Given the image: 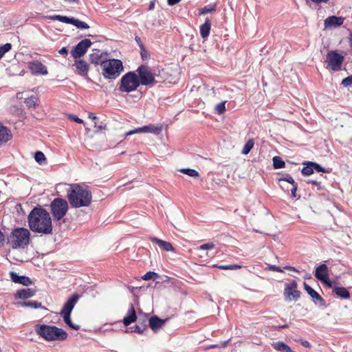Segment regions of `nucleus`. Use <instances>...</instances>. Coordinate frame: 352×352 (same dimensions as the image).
<instances>
[{"mask_svg": "<svg viewBox=\"0 0 352 352\" xmlns=\"http://www.w3.org/2000/svg\"><path fill=\"white\" fill-rule=\"evenodd\" d=\"M28 221L30 229L34 232L42 234L52 233V219L45 209L34 208L28 214Z\"/></svg>", "mask_w": 352, "mask_h": 352, "instance_id": "obj_1", "label": "nucleus"}, {"mask_svg": "<svg viewBox=\"0 0 352 352\" xmlns=\"http://www.w3.org/2000/svg\"><path fill=\"white\" fill-rule=\"evenodd\" d=\"M67 198L74 208L88 206L92 199V195L87 186L72 184L67 190Z\"/></svg>", "mask_w": 352, "mask_h": 352, "instance_id": "obj_2", "label": "nucleus"}, {"mask_svg": "<svg viewBox=\"0 0 352 352\" xmlns=\"http://www.w3.org/2000/svg\"><path fill=\"white\" fill-rule=\"evenodd\" d=\"M35 331L38 335L47 341H62L67 338V332L56 326L38 324L35 327Z\"/></svg>", "mask_w": 352, "mask_h": 352, "instance_id": "obj_3", "label": "nucleus"}, {"mask_svg": "<svg viewBox=\"0 0 352 352\" xmlns=\"http://www.w3.org/2000/svg\"><path fill=\"white\" fill-rule=\"evenodd\" d=\"M8 243L13 249H23L30 241V232L27 228H17L14 229L8 239Z\"/></svg>", "mask_w": 352, "mask_h": 352, "instance_id": "obj_4", "label": "nucleus"}, {"mask_svg": "<svg viewBox=\"0 0 352 352\" xmlns=\"http://www.w3.org/2000/svg\"><path fill=\"white\" fill-rule=\"evenodd\" d=\"M102 74L104 78H111L118 76L123 69L122 63L118 59H110L101 63Z\"/></svg>", "mask_w": 352, "mask_h": 352, "instance_id": "obj_5", "label": "nucleus"}, {"mask_svg": "<svg viewBox=\"0 0 352 352\" xmlns=\"http://www.w3.org/2000/svg\"><path fill=\"white\" fill-rule=\"evenodd\" d=\"M140 85L138 76L133 72H129L122 77L119 89L122 92H131Z\"/></svg>", "mask_w": 352, "mask_h": 352, "instance_id": "obj_6", "label": "nucleus"}, {"mask_svg": "<svg viewBox=\"0 0 352 352\" xmlns=\"http://www.w3.org/2000/svg\"><path fill=\"white\" fill-rule=\"evenodd\" d=\"M79 298V296L78 294L73 295L65 304L63 309L61 310L60 314L63 316L64 322L70 327L75 330H78L80 329V326L78 324H75L72 322L70 318V314L74 309V307L76 302Z\"/></svg>", "mask_w": 352, "mask_h": 352, "instance_id": "obj_7", "label": "nucleus"}, {"mask_svg": "<svg viewBox=\"0 0 352 352\" xmlns=\"http://www.w3.org/2000/svg\"><path fill=\"white\" fill-rule=\"evenodd\" d=\"M52 214L56 220H60L67 213L68 204L66 200L61 198H56L50 205Z\"/></svg>", "mask_w": 352, "mask_h": 352, "instance_id": "obj_8", "label": "nucleus"}, {"mask_svg": "<svg viewBox=\"0 0 352 352\" xmlns=\"http://www.w3.org/2000/svg\"><path fill=\"white\" fill-rule=\"evenodd\" d=\"M137 72L139 74L140 84L142 85H154L157 82L155 79V74L146 65H141L138 67Z\"/></svg>", "mask_w": 352, "mask_h": 352, "instance_id": "obj_9", "label": "nucleus"}, {"mask_svg": "<svg viewBox=\"0 0 352 352\" xmlns=\"http://www.w3.org/2000/svg\"><path fill=\"white\" fill-rule=\"evenodd\" d=\"M344 60V56L334 51L327 53L326 63L327 68L333 72L339 71L341 69Z\"/></svg>", "mask_w": 352, "mask_h": 352, "instance_id": "obj_10", "label": "nucleus"}, {"mask_svg": "<svg viewBox=\"0 0 352 352\" xmlns=\"http://www.w3.org/2000/svg\"><path fill=\"white\" fill-rule=\"evenodd\" d=\"M92 43L91 40L88 38H85L80 41L74 47V49L71 52L72 56L74 58H80L83 55H85L91 45Z\"/></svg>", "mask_w": 352, "mask_h": 352, "instance_id": "obj_11", "label": "nucleus"}, {"mask_svg": "<svg viewBox=\"0 0 352 352\" xmlns=\"http://www.w3.org/2000/svg\"><path fill=\"white\" fill-rule=\"evenodd\" d=\"M162 130V126H155L153 124H149L147 126H144L142 127H140L138 129H135L134 130H131L127 133H125V136L131 135L135 133H153L155 135H158L161 133Z\"/></svg>", "mask_w": 352, "mask_h": 352, "instance_id": "obj_12", "label": "nucleus"}, {"mask_svg": "<svg viewBox=\"0 0 352 352\" xmlns=\"http://www.w3.org/2000/svg\"><path fill=\"white\" fill-rule=\"evenodd\" d=\"M28 67L34 75H47L48 74L47 67L38 60L30 62Z\"/></svg>", "mask_w": 352, "mask_h": 352, "instance_id": "obj_13", "label": "nucleus"}, {"mask_svg": "<svg viewBox=\"0 0 352 352\" xmlns=\"http://www.w3.org/2000/svg\"><path fill=\"white\" fill-rule=\"evenodd\" d=\"M344 20V19L341 16H329L324 20V29H332L338 28L343 24Z\"/></svg>", "mask_w": 352, "mask_h": 352, "instance_id": "obj_14", "label": "nucleus"}, {"mask_svg": "<svg viewBox=\"0 0 352 352\" xmlns=\"http://www.w3.org/2000/svg\"><path fill=\"white\" fill-rule=\"evenodd\" d=\"M304 288L308 294L314 300L316 305L319 306H324L325 302L323 298L316 292L312 287H311L307 283H303Z\"/></svg>", "mask_w": 352, "mask_h": 352, "instance_id": "obj_15", "label": "nucleus"}, {"mask_svg": "<svg viewBox=\"0 0 352 352\" xmlns=\"http://www.w3.org/2000/svg\"><path fill=\"white\" fill-rule=\"evenodd\" d=\"M10 275L12 280L15 283H20L25 286H28L32 284V280L27 276H19L14 272H11Z\"/></svg>", "mask_w": 352, "mask_h": 352, "instance_id": "obj_16", "label": "nucleus"}, {"mask_svg": "<svg viewBox=\"0 0 352 352\" xmlns=\"http://www.w3.org/2000/svg\"><path fill=\"white\" fill-rule=\"evenodd\" d=\"M150 240L152 242L155 243L160 248H161L165 251H174V248L173 247L172 244L170 242L163 241L154 236L150 237Z\"/></svg>", "mask_w": 352, "mask_h": 352, "instance_id": "obj_17", "label": "nucleus"}, {"mask_svg": "<svg viewBox=\"0 0 352 352\" xmlns=\"http://www.w3.org/2000/svg\"><path fill=\"white\" fill-rule=\"evenodd\" d=\"M136 320L137 316L134 307L132 304H131L129 309L128 310L127 315L123 319V323L125 326H128L131 324L132 322H135Z\"/></svg>", "mask_w": 352, "mask_h": 352, "instance_id": "obj_18", "label": "nucleus"}, {"mask_svg": "<svg viewBox=\"0 0 352 352\" xmlns=\"http://www.w3.org/2000/svg\"><path fill=\"white\" fill-rule=\"evenodd\" d=\"M328 276V267L325 264H321L315 270V276L319 280H324Z\"/></svg>", "mask_w": 352, "mask_h": 352, "instance_id": "obj_19", "label": "nucleus"}, {"mask_svg": "<svg viewBox=\"0 0 352 352\" xmlns=\"http://www.w3.org/2000/svg\"><path fill=\"white\" fill-rule=\"evenodd\" d=\"M35 294V290L30 288L19 289L15 294L16 298L26 299L33 296Z\"/></svg>", "mask_w": 352, "mask_h": 352, "instance_id": "obj_20", "label": "nucleus"}, {"mask_svg": "<svg viewBox=\"0 0 352 352\" xmlns=\"http://www.w3.org/2000/svg\"><path fill=\"white\" fill-rule=\"evenodd\" d=\"M74 66H76L79 74L81 76L87 75L89 70V65L87 62L83 60H78L75 62Z\"/></svg>", "mask_w": 352, "mask_h": 352, "instance_id": "obj_21", "label": "nucleus"}, {"mask_svg": "<svg viewBox=\"0 0 352 352\" xmlns=\"http://www.w3.org/2000/svg\"><path fill=\"white\" fill-rule=\"evenodd\" d=\"M166 320L160 319L157 316H152L149 319V326L154 331L159 329L165 323Z\"/></svg>", "mask_w": 352, "mask_h": 352, "instance_id": "obj_22", "label": "nucleus"}, {"mask_svg": "<svg viewBox=\"0 0 352 352\" xmlns=\"http://www.w3.org/2000/svg\"><path fill=\"white\" fill-rule=\"evenodd\" d=\"M284 294L287 299L291 300L292 299L296 301L300 296V292L296 289H291L289 288H285Z\"/></svg>", "mask_w": 352, "mask_h": 352, "instance_id": "obj_23", "label": "nucleus"}, {"mask_svg": "<svg viewBox=\"0 0 352 352\" xmlns=\"http://www.w3.org/2000/svg\"><path fill=\"white\" fill-rule=\"evenodd\" d=\"M272 346H273V348L274 349H276V351H278L295 352V351H292V349L288 345L285 344L283 342H280V341L273 342L272 343Z\"/></svg>", "mask_w": 352, "mask_h": 352, "instance_id": "obj_24", "label": "nucleus"}, {"mask_svg": "<svg viewBox=\"0 0 352 352\" xmlns=\"http://www.w3.org/2000/svg\"><path fill=\"white\" fill-rule=\"evenodd\" d=\"M12 135L10 131L0 124V144L6 142L11 139Z\"/></svg>", "mask_w": 352, "mask_h": 352, "instance_id": "obj_25", "label": "nucleus"}, {"mask_svg": "<svg viewBox=\"0 0 352 352\" xmlns=\"http://www.w3.org/2000/svg\"><path fill=\"white\" fill-rule=\"evenodd\" d=\"M210 30V22L209 20H206L205 23L200 27V34L203 38H206L208 36Z\"/></svg>", "mask_w": 352, "mask_h": 352, "instance_id": "obj_26", "label": "nucleus"}, {"mask_svg": "<svg viewBox=\"0 0 352 352\" xmlns=\"http://www.w3.org/2000/svg\"><path fill=\"white\" fill-rule=\"evenodd\" d=\"M333 292L340 297L342 298H349L350 294L348 290L342 287H336L333 288Z\"/></svg>", "mask_w": 352, "mask_h": 352, "instance_id": "obj_27", "label": "nucleus"}, {"mask_svg": "<svg viewBox=\"0 0 352 352\" xmlns=\"http://www.w3.org/2000/svg\"><path fill=\"white\" fill-rule=\"evenodd\" d=\"M50 19L52 20H56V21H60V22H63L65 23L72 24V25H73V22H74L73 21L74 19V18H69L67 16H61V15H54V16H50Z\"/></svg>", "mask_w": 352, "mask_h": 352, "instance_id": "obj_28", "label": "nucleus"}, {"mask_svg": "<svg viewBox=\"0 0 352 352\" xmlns=\"http://www.w3.org/2000/svg\"><path fill=\"white\" fill-rule=\"evenodd\" d=\"M38 98L36 96H32L25 99V103L29 108H36L38 106Z\"/></svg>", "mask_w": 352, "mask_h": 352, "instance_id": "obj_29", "label": "nucleus"}, {"mask_svg": "<svg viewBox=\"0 0 352 352\" xmlns=\"http://www.w3.org/2000/svg\"><path fill=\"white\" fill-rule=\"evenodd\" d=\"M312 163L313 162H308L304 164L307 166L303 167L301 170V173L303 175H310L314 173V167L311 165Z\"/></svg>", "mask_w": 352, "mask_h": 352, "instance_id": "obj_30", "label": "nucleus"}, {"mask_svg": "<svg viewBox=\"0 0 352 352\" xmlns=\"http://www.w3.org/2000/svg\"><path fill=\"white\" fill-rule=\"evenodd\" d=\"M179 171L193 178H197L199 177V173L196 170L194 169L182 168L179 170Z\"/></svg>", "mask_w": 352, "mask_h": 352, "instance_id": "obj_31", "label": "nucleus"}, {"mask_svg": "<svg viewBox=\"0 0 352 352\" xmlns=\"http://www.w3.org/2000/svg\"><path fill=\"white\" fill-rule=\"evenodd\" d=\"M254 145V140L253 139L248 140L243 148V150L241 151L242 154L248 155L250 152L251 149L253 148Z\"/></svg>", "mask_w": 352, "mask_h": 352, "instance_id": "obj_32", "label": "nucleus"}, {"mask_svg": "<svg viewBox=\"0 0 352 352\" xmlns=\"http://www.w3.org/2000/svg\"><path fill=\"white\" fill-rule=\"evenodd\" d=\"M34 159L39 164H45L47 163L46 157L41 151H36L34 155Z\"/></svg>", "mask_w": 352, "mask_h": 352, "instance_id": "obj_33", "label": "nucleus"}, {"mask_svg": "<svg viewBox=\"0 0 352 352\" xmlns=\"http://www.w3.org/2000/svg\"><path fill=\"white\" fill-rule=\"evenodd\" d=\"M21 307H28L31 308H38L41 307V303L37 302L36 301H28V302H20L17 303Z\"/></svg>", "mask_w": 352, "mask_h": 352, "instance_id": "obj_34", "label": "nucleus"}, {"mask_svg": "<svg viewBox=\"0 0 352 352\" xmlns=\"http://www.w3.org/2000/svg\"><path fill=\"white\" fill-rule=\"evenodd\" d=\"M96 51V52H93L89 55L90 62L93 64H98L101 58V54L99 53V51Z\"/></svg>", "mask_w": 352, "mask_h": 352, "instance_id": "obj_35", "label": "nucleus"}, {"mask_svg": "<svg viewBox=\"0 0 352 352\" xmlns=\"http://www.w3.org/2000/svg\"><path fill=\"white\" fill-rule=\"evenodd\" d=\"M285 162L283 161L280 157L278 156H275L273 157V166L274 168H281L285 167Z\"/></svg>", "mask_w": 352, "mask_h": 352, "instance_id": "obj_36", "label": "nucleus"}, {"mask_svg": "<svg viewBox=\"0 0 352 352\" xmlns=\"http://www.w3.org/2000/svg\"><path fill=\"white\" fill-rule=\"evenodd\" d=\"M73 21H74L73 25L76 26L77 28H79V29H89V25L84 21H81L75 18Z\"/></svg>", "mask_w": 352, "mask_h": 352, "instance_id": "obj_37", "label": "nucleus"}, {"mask_svg": "<svg viewBox=\"0 0 352 352\" xmlns=\"http://www.w3.org/2000/svg\"><path fill=\"white\" fill-rule=\"evenodd\" d=\"M158 277V274L154 272H146L142 278L144 280H155Z\"/></svg>", "mask_w": 352, "mask_h": 352, "instance_id": "obj_38", "label": "nucleus"}, {"mask_svg": "<svg viewBox=\"0 0 352 352\" xmlns=\"http://www.w3.org/2000/svg\"><path fill=\"white\" fill-rule=\"evenodd\" d=\"M12 48L10 43H6L0 47V59L4 56V54L9 52Z\"/></svg>", "mask_w": 352, "mask_h": 352, "instance_id": "obj_39", "label": "nucleus"}, {"mask_svg": "<svg viewBox=\"0 0 352 352\" xmlns=\"http://www.w3.org/2000/svg\"><path fill=\"white\" fill-rule=\"evenodd\" d=\"M279 182H287L291 184L296 183L292 177L289 174H283L281 177L278 178Z\"/></svg>", "mask_w": 352, "mask_h": 352, "instance_id": "obj_40", "label": "nucleus"}, {"mask_svg": "<svg viewBox=\"0 0 352 352\" xmlns=\"http://www.w3.org/2000/svg\"><path fill=\"white\" fill-rule=\"evenodd\" d=\"M215 110L219 114H222L226 111V101L218 103L215 107Z\"/></svg>", "mask_w": 352, "mask_h": 352, "instance_id": "obj_41", "label": "nucleus"}, {"mask_svg": "<svg viewBox=\"0 0 352 352\" xmlns=\"http://www.w3.org/2000/svg\"><path fill=\"white\" fill-rule=\"evenodd\" d=\"M145 322H146V320H144L142 326L135 325L133 327V331L136 332V333H140V334L144 332V331L146 328V325Z\"/></svg>", "mask_w": 352, "mask_h": 352, "instance_id": "obj_42", "label": "nucleus"}, {"mask_svg": "<svg viewBox=\"0 0 352 352\" xmlns=\"http://www.w3.org/2000/svg\"><path fill=\"white\" fill-rule=\"evenodd\" d=\"M214 10H215L214 6H205L204 8H203L200 10V14H206L208 12H211L214 11Z\"/></svg>", "mask_w": 352, "mask_h": 352, "instance_id": "obj_43", "label": "nucleus"}, {"mask_svg": "<svg viewBox=\"0 0 352 352\" xmlns=\"http://www.w3.org/2000/svg\"><path fill=\"white\" fill-rule=\"evenodd\" d=\"M342 85L344 87L352 86V76H349L344 78L342 81Z\"/></svg>", "mask_w": 352, "mask_h": 352, "instance_id": "obj_44", "label": "nucleus"}, {"mask_svg": "<svg viewBox=\"0 0 352 352\" xmlns=\"http://www.w3.org/2000/svg\"><path fill=\"white\" fill-rule=\"evenodd\" d=\"M214 248V244L213 243H207L203 244L199 247V250H211Z\"/></svg>", "mask_w": 352, "mask_h": 352, "instance_id": "obj_45", "label": "nucleus"}, {"mask_svg": "<svg viewBox=\"0 0 352 352\" xmlns=\"http://www.w3.org/2000/svg\"><path fill=\"white\" fill-rule=\"evenodd\" d=\"M312 166L314 167V170H316L318 172H323V173H329V171L327 170H325L324 168L320 166L318 164H316L315 162H313L311 164Z\"/></svg>", "mask_w": 352, "mask_h": 352, "instance_id": "obj_46", "label": "nucleus"}, {"mask_svg": "<svg viewBox=\"0 0 352 352\" xmlns=\"http://www.w3.org/2000/svg\"><path fill=\"white\" fill-rule=\"evenodd\" d=\"M266 270L270 271H274V272H283V270L276 265H269Z\"/></svg>", "mask_w": 352, "mask_h": 352, "instance_id": "obj_47", "label": "nucleus"}, {"mask_svg": "<svg viewBox=\"0 0 352 352\" xmlns=\"http://www.w3.org/2000/svg\"><path fill=\"white\" fill-rule=\"evenodd\" d=\"M95 127L97 128V130H96V132H100L103 129H107V126L106 124H103L102 122H101L100 124L99 125H97L96 124V122H95Z\"/></svg>", "mask_w": 352, "mask_h": 352, "instance_id": "obj_48", "label": "nucleus"}, {"mask_svg": "<svg viewBox=\"0 0 352 352\" xmlns=\"http://www.w3.org/2000/svg\"><path fill=\"white\" fill-rule=\"evenodd\" d=\"M298 286L297 282L293 280L289 285H287L285 288H289L291 289H296Z\"/></svg>", "mask_w": 352, "mask_h": 352, "instance_id": "obj_49", "label": "nucleus"}, {"mask_svg": "<svg viewBox=\"0 0 352 352\" xmlns=\"http://www.w3.org/2000/svg\"><path fill=\"white\" fill-rule=\"evenodd\" d=\"M141 49V56L143 59H146L148 57V52L145 50L144 46L140 47Z\"/></svg>", "mask_w": 352, "mask_h": 352, "instance_id": "obj_50", "label": "nucleus"}, {"mask_svg": "<svg viewBox=\"0 0 352 352\" xmlns=\"http://www.w3.org/2000/svg\"><path fill=\"white\" fill-rule=\"evenodd\" d=\"M323 283H324L326 285H327L329 287L331 288L333 287V284L329 278V276L325 277L324 280H321Z\"/></svg>", "mask_w": 352, "mask_h": 352, "instance_id": "obj_51", "label": "nucleus"}, {"mask_svg": "<svg viewBox=\"0 0 352 352\" xmlns=\"http://www.w3.org/2000/svg\"><path fill=\"white\" fill-rule=\"evenodd\" d=\"M292 188L291 189V192H292V195L293 197H296V191H297V184L296 183H294V184H292Z\"/></svg>", "mask_w": 352, "mask_h": 352, "instance_id": "obj_52", "label": "nucleus"}, {"mask_svg": "<svg viewBox=\"0 0 352 352\" xmlns=\"http://www.w3.org/2000/svg\"><path fill=\"white\" fill-rule=\"evenodd\" d=\"M69 118H70L72 120H73L74 121H75L76 122H77V123H82V122H83V121H82V119H80V118H78V117H77L76 116H75V115H71V116H69Z\"/></svg>", "mask_w": 352, "mask_h": 352, "instance_id": "obj_53", "label": "nucleus"}, {"mask_svg": "<svg viewBox=\"0 0 352 352\" xmlns=\"http://www.w3.org/2000/svg\"><path fill=\"white\" fill-rule=\"evenodd\" d=\"M58 53L61 55H65L66 56L68 53V51L67 50L66 47H62L59 51H58Z\"/></svg>", "mask_w": 352, "mask_h": 352, "instance_id": "obj_54", "label": "nucleus"}, {"mask_svg": "<svg viewBox=\"0 0 352 352\" xmlns=\"http://www.w3.org/2000/svg\"><path fill=\"white\" fill-rule=\"evenodd\" d=\"M181 0H167L168 4L170 6H173L178 3Z\"/></svg>", "mask_w": 352, "mask_h": 352, "instance_id": "obj_55", "label": "nucleus"}, {"mask_svg": "<svg viewBox=\"0 0 352 352\" xmlns=\"http://www.w3.org/2000/svg\"><path fill=\"white\" fill-rule=\"evenodd\" d=\"M241 267V266L239 265H229V270H236L240 269Z\"/></svg>", "mask_w": 352, "mask_h": 352, "instance_id": "obj_56", "label": "nucleus"}, {"mask_svg": "<svg viewBox=\"0 0 352 352\" xmlns=\"http://www.w3.org/2000/svg\"><path fill=\"white\" fill-rule=\"evenodd\" d=\"M135 41H136V42L138 43V45H139L140 47H143V46H144V45H143V44H142V41H141V39H140V37L136 36V37H135Z\"/></svg>", "mask_w": 352, "mask_h": 352, "instance_id": "obj_57", "label": "nucleus"}, {"mask_svg": "<svg viewBox=\"0 0 352 352\" xmlns=\"http://www.w3.org/2000/svg\"><path fill=\"white\" fill-rule=\"evenodd\" d=\"M89 118H91L93 120H94L96 122V120H98V118L92 113H90L89 114Z\"/></svg>", "mask_w": 352, "mask_h": 352, "instance_id": "obj_58", "label": "nucleus"}, {"mask_svg": "<svg viewBox=\"0 0 352 352\" xmlns=\"http://www.w3.org/2000/svg\"><path fill=\"white\" fill-rule=\"evenodd\" d=\"M301 344L303 346L307 347V348L310 346V343L308 341H303V342H302Z\"/></svg>", "mask_w": 352, "mask_h": 352, "instance_id": "obj_59", "label": "nucleus"}, {"mask_svg": "<svg viewBox=\"0 0 352 352\" xmlns=\"http://www.w3.org/2000/svg\"><path fill=\"white\" fill-rule=\"evenodd\" d=\"M308 183H311V184H314V185H315V186H320V182H316V181L309 180V181L308 182Z\"/></svg>", "mask_w": 352, "mask_h": 352, "instance_id": "obj_60", "label": "nucleus"}, {"mask_svg": "<svg viewBox=\"0 0 352 352\" xmlns=\"http://www.w3.org/2000/svg\"><path fill=\"white\" fill-rule=\"evenodd\" d=\"M284 268L286 270L297 272V270L294 267L292 266H285Z\"/></svg>", "mask_w": 352, "mask_h": 352, "instance_id": "obj_61", "label": "nucleus"}, {"mask_svg": "<svg viewBox=\"0 0 352 352\" xmlns=\"http://www.w3.org/2000/svg\"><path fill=\"white\" fill-rule=\"evenodd\" d=\"M16 97L17 99H22L23 98V93L19 92L16 94Z\"/></svg>", "mask_w": 352, "mask_h": 352, "instance_id": "obj_62", "label": "nucleus"}, {"mask_svg": "<svg viewBox=\"0 0 352 352\" xmlns=\"http://www.w3.org/2000/svg\"><path fill=\"white\" fill-rule=\"evenodd\" d=\"M219 268L222 270H229V265H220Z\"/></svg>", "mask_w": 352, "mask_h": 352, "instance_id": "obj_63", "label": "nucleus"}, {"mask_svg": "<svg viewBox=\"0 0 352 352\" xmlns=\"http://www.w3.org/2000/svg\"><path fill=\"white\" fill-rule=\"evenodd\" d=\"M313 2L315 3H321V2H327L329 0H311Z\"/></svg>", "mask_w": 352, "mask_h": 352, "instance_id": "obj_64", "label": "nucleus"}]
</instances>
